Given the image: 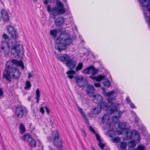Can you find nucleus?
I'll list each match as a JSON object with an SVG mask.
<instances>
[{
  "label": "nucleus",
  "mask_w": 150,
  "mask_h": 150,
  "mask_svg": "<svg viewBox=\"0 0 150 150\" xmlns=\"http://www.w3.org/2000/svg\"><path fill=\"white\" fill-rule=\"evenodd\" d=\"M83 66V64L81 63H79L76 68V70L78 71L81 69Z\"/></svg>",
  "instance_id": "37"
},
{
  "label": "nucleus",
  "mask_w": 150,
  "mask_h": 150,
  "mask_svg": "<svg viewBox=\"0 0 150 150\" xmlns=\"http://www.w3.org/2000/svg\"><path fill=\"white\" fill-rule=\"evenodd\" d=\"M115 104L114 106L109 107L107 110V111L109 115L115 113L116 117L120 118L121 117L122 113L120 111L117 110V107L118 104L117 103H115Z\"/></svg>",
  "instance_id": "9"
},
{
  "label": "nucleus",
  "mask_w": 150,
  "mask_h": 150,
  "mask_svg": "<svg viewBox=\"0 0 150 150\" xmlns=\"http://www.w3.org/2000/svg\"><path fill=\"white\" fill-rule=\"evenodd\" d=\"M89 77L93 80H96L98 81H101L105 78V77L102 75H99L96 77H93L90 76H89Z\"/></svg>",
  "instance_id": "26"
},
{
  "label": "nucleus",
  "mask_w": 150,
  "mask_h": 150,
  "mask_svg": "<svg viewBox=\"0 0 150 150\" xmlns=\"http://www.w3.org/2000/svg\"><path fill=\"white\" fill-rule=\"evenodd\" d=\"M95 135V136L97 140L99 142V143L98 144V146L100 147L102 150L104 147L105 144H104L102 143V140L100 138V137L96 132L94 133Z\"/></svg>",
  "instance_id": "20"
},
{
  "label": "nucleus",
  "mask_w": 150,
  "mask_h": 150,
  "mask_svg": "<svg viewBox=\"0 0 150 150\" xmlns=\"http://www.w3.org/2000/svg\"><path fill=\"white\" fill-rule=\"evenodd\" d=\"M28 78L29 79H30L31 78L32 76H33V75L31 74L30 73H28Z\"/></svg>",
  "instance_id": "53"
},
{
  "label": "nucleus",
  "mask_w": 150,
  "mask_h": 150,
  "mask_svg": "<svg viewBox=\"0 0 150 150\" xmlns=\"http://www.w3.org/2000/svg\"><path fill=\"white\" fill-rule=\"evenodd\" d=\"M89 74L94 75L96 74L97 70L94 67H89Z\"/></svg>",
  "instance_id": "29"
},
{
  "label": "nucleus",
  "mask_w": 150,
  "mask_h": 150,
  "mask_svg": "<svg viewBox=\"0 0 150 150\" xmlns=\"http://www.w3.org/2000/svg\"><path fill=\"white\" fill-rule=\"evenodd\" d=\"M130 105V107L132 108H136V107L135 106L134 104L132 102L130 103L129 104Z\"/></svg>",
  "instance_id": "44"
},
{
  "label": "nucleus",
  "mask_w": 150,
  "mask_h": 150,
  "mask_svg": "<svg viewBox=\"0 0 150 150\" xmlns=\"http://www.w3.org/2000/svg\"><path fill=\"white\" fill-rule=\"evenodd\" d=\"M83 136L84 137L86 136V134H85V133L84 131H83Z\"/></svg>",
  "instance_id": "57"
},
{
  "label": "nucleus",
  "mask_w": 150,
  "mask_h": 150,
  "mask_svg": "<svg viewBox=\"0 0 150 150\" xmlns=\"http://www.w3.org/2000/svg\"><path fill=\"white\" fill-rule=\"evenodd\" d=\"M57 33V30H51L50 31V34L54 36H55Z\"/></svg>",
  "instance_id": "40"
},
{
  "label": "nucleus",
  "mask_w": 150,
  "mask_h": 150,
  "mask_svg": "<svg viewBox=\"0 0 150 150\" xmlns=\"http://www.w3.org/2000/svg\"><path fill=\"white\" fill-rule=\"evenodd\" d=\"M89 129L93 132L94 134L96 133L95 131L91 126H89Z\"/></svg>",
  "instance_id": "45"
},
{
  "label": "nucleus",
  "mask_w": 150,
  "mask_h": 150,
  "mask_svg": "<svg viewBox=\"0 0 150 150\" xmlns=\"http://www.w3.org/2000/svg\"><path fill=\"white\" fill-rule=\"evenodd\" d=\"M67 29L65 30L64 33L62 32L59 37L57 38V40H61L63 42L64 44L66 45L71 44L72 42V39L69 37V35L66 33V31L68 32L71 30L70 27H67Z\"/></svg>",
  "instance_id": "3"
},
{
  "label": "nucleus",
  "mask_w": 150,
  "mask_h": 150,
  "mask_svg": "<svg viewBox=\"0 0 150 150\" xmlns=\"http://www.w3.org/2000/svg\"><path fill=\"white\" fill-rule=\"evenodd\" d=\"M94 85L96 87H100V85L99 83H95L94 84Z\"/></svg>",
  "instance_id": "47"
},
{
  "label": "nucleus",
  "mask_w": 150,
  "mask_h": 150,
  "mask_svg": "<svg viewBox=\"0 0 150 150\" xmlns=\"http://www.w3.org/2000/svg\"><path fill=\"white\" fill-rule=\"evenodd\" d=\"M57 6H55L51 8L49 5L47 7V11L51 15L53 16V18L55 19L56 17L58 15L63 14L66 12L65 9L64 8V5L61 1L56 2Z\"/></svg>",
  "instance_id": "1"
},
{
  "label": "nucleus",
  "mask_w": 150,
  "mask_h": 150,
  "mask_svg": "<svg viewBox=\"0 0 150 150\" xmlns=\"http://www.w3.org/2000/svg\"><path fill=\"white\" fill-rule=\"evenodd\" d=\"M48 148L50 150H53V148L51 146H49Z\"/></svg>",
  "instance_id": "56"
},
{
  "label": "nucleus",
  "mask_w": 150,
  "mask_h": 150,
  "mask_svg": "<svg viewBox=\"0 0 150 150\" xmlns=\"http://www.w3.org/2000/svg\"><path fill=\"white\" fill-rule=\"evenodd\" d=\"M99 105L100 106V109H103L106 110V112H107V110L108 108L110 106L108 107V105L106 102L103 101H101L100 103H99Z\"/></svg>",
  "instance_id": "24"
},
{
  "label": "nucleus",
  "mask_w": 150,
  "mask_h": 150,
  "mask_svg": "<svg viewBox=\"0 0 150 150\" xmlns=\"http://www.w3.org/2000/svg\"><path fill=\"white\" fill-rule=\"evenodd\" d=\"M84 41V40H83V39L82 40H81L82 42H83Z\"/></svg>",
  "instance_id": "60"
},
{
  "label": "nucleus",
  "mask_w": 150,
  "mask_h": 150,
  "mask_svg": "<svg viewBox=\"0 0 150 150\" xmlns=\"http://www.w3.org/2000/svg\"><path fill=\"white\" fill-rule=\"evenodd\" d=\"M142 6L144 14L146 19H147L148 23L150 26V1L149 0H138Z\"/></svg>",
  "instance_id": "2"
},
{
  "label": "nucleus",
  "mask_w": 150,
  "mask_h": 150,
  "mask_svg": "<svg viewBox=\"0 0 150 150\" xmlns=\"http://www.w3.org/2000/svg\"><path fill=\"white\" fill-rule=\"evenodd\" d=\"M6 27L7 32L10 35L11 37L13 38H18V35L12 26L8 25L6 26Z\"/></svg>",
  "instance_id": "13"
},
{
  "label": "nucleus",
  "mask_w": 150,
  "mask_h": 150,
  "mask_svg": "<svg viewBox=\"0 0 150 150\" xmlns=\"http://www.w3.org/2000/svg\"><path fill=\"white\" fill-rule=\"evenodd\" d=\"M31 87V84L29 81H27L25 84L24 89L25 90H29Z\"/></svg>",
  "instance_id": "32"
},
{
  "label": "nucleus",
  "mask_w": 150,
  "mask_h": 150,
  "mask_svg": "<svg viewBox=\"0 0 150 150\" xmlns=\"http://www.w3.org/2000/svg\"><path fill=\"white\" fill-rule=\"evenodd\" d=\"M48 1L47 0H45L44 1V3L45 4H47L48 3Z\"/></svg>",
  "instance_id": "55"
},
{
  "label": "nucleus",
  "mask_w": 150,
  "mask_h": 150,
  "mask_svg": "<svg viewBox=\"0 0 150 150\" xmlns=\"http://www.w3.org/2000/svg\"><path fill=\"white\" fill-rule=\"evenodd\" d=\"M92 100L94 103L98 104L102 101V98L100 95L96 94L93 95Z\"/></svg>",
  "instance_id": "18"
},
{
  "label": "nucleus",
  "mask_w": 150,
  "mask_h": 150,
  "mask_svg": "<svg viewBox=\"0 0 150 150\" xmlns=\"http://www.w3.org/2000/svg\"><path fill=\"white\" fill-rule=\"evenodd\" d=\"M36 95L37 97H36V99L37 100V102L38 103L39 102V98L40 96V91L38 89H37L36 91Z\"/></svg>",
  "instance_id": "33"
},
{
  "label": "nucleus",
  "mask_w": 150,
  "mask_h": 150,
  "mask_svg": "<svg viewBox=\"0 0 150 150\" xmlns=\"http://www.w3.org/2000/svg\"><path fill=\"white\" fill-rule=\"evenodd\" d=\"M101 111L100 109L98 108H94L93 109V113L94 114H98Z\"/></svg>",
  "instance_id": "35"
},
{
  "label": "nucleus",
  "mask_w": 150,
  "mask_h": 150,
  "mask_svg": "<svg viewBox=\"0 0 150 150\" xmlns=\"http://www.w3.org/2000/svg\"><path fill=\"white\" fill-rule=\"evenodd\" d=\"M33 1L35 3H36L37 1V0H33Z\"/></svg>",
  "instance_id": "58"
},
{
  "label": "nucleus",
  "mask_w": 150,
  "mask_h": 150,
  "mask_svg": "<svg viewBox=\"0 0 150 150\" xmlns=\"http://www.w3.org/2000/svg\"><path fill=\"white\" fill-rule=\"evenodd\" d=\"M65 20L63 17H58L55 20V25L57 26H61L64 23Z\"/></svg>",
  "instance_id": "17"
},
{
  "label": "nucleus",
  "mask_w": 150,
  "mask_h": 150,
  "mask_svg": "<svg viewBox=\"0 0 150 150\" xmlns=\"http://www.w3.org/2000/svg\"><path fill=\"white\" fill-rule=\"evenodd\" d=\"M133 150H145V147L143 145H140L137 146L136 149Z\"/></svg>",
  "instance_id": "34"
},
{
  "label": "nucleus",
  "mask_w": 150,
  "mask_h": 150,
  "mask_svg": "<svg viewBox=\"0 0 150 150\" xmlns=\"http://www.w3.org/2000/svg\"><path fill=\"white\" fill-rule=\"evenodd\" d=\"M59 59L63 62H67L69 59V56L66 54H60L58 55Z\"/></svg>",
  "instance_id": "21"
},
{
  "label": "nucleus",
  "mask_w": 150,
  "mask_h": 150,
  "mask_svg": "<svg viewBox=\"0 0 150 150\" xmlns=\"http://www.w3.org/2000/svg\"><path fill=\"white\" fill-rule=\"evenodd\" d=\"M56 0L57 1V2L59 1H58V0Z\"/></svg>",
  "instance_id": "63"
},
{
  "label": "nucleus",
  "mask_w": 150,
  "mask_h": 150,
  "mask_svg": "<svg viewBox=\"0 0 150 150\" xmlns=\"http://www.w3.org/2000/svg\"><path fill=\"white\" fill-rule=\"evenodd\" d=\"M77 64V61L73 59L68 60L66 62V66L69 69L74 68Z\"/></svg>",
  "instance_id": "16"
},
{
  "label": "nucleus",
  "mask_w": 150,
  "mask_h": 150,
  "mask_svg": "<svg viewBox=\"0 0 150 150\" xmlns=\"http://www.w3.org/2000/svg\"><path fill=\"white\" fill-rule=\"evenodd\" d=\"M94 87L91 85H88L87 88V94L89 96L91 94H92L94 92Z\"/></svg>",
  "instance_id": "23"
},
{
  "label": "nucleus",
  "mask_w": 150,
  "mask_h": 150,
  "mask_svg": "<svg viewBox=\"0 0 150 150\" xmlns=\"http://www.w3.org/2000/svg\"><path fill=\"white\" fill-rule=\"evenodd\" d=\"M78 110L80 113L82 115H84L85 114L82 111V109L80 108L79 107H78Z\"/></svg>",
  "instance_id": "43"
},
{
  "label": "nucleus",
  "mask_w": 150,
  "mask_h": 150,
  "mask_svg": "<svg viewBox=\"0 0 150 150\" xmlns=\"http://www.w3.org/2000/svg\"><path fill=\"white\" fill-rule=\"evenodd\" d=\"M45 108L46 110V112L47 113V114H49L50 113V111L49 110L48 108L47 107V106H45Z\"/></svg>",
  "instance_id": "51"
},
{
  "label": "nucleus",
  "mask_w": 150,
  "mask_h": 150,
  "mask_svg": "<svg viewBox=\"0 0 150 150\" xmlns=\"http://www.w3.org/2000/svg\"><path fill=\"white\" fill-rule=\"evenodd\" d=\"M28 100H30V97H29L28 99Z\"/></svg>",
  "instance_id": "59"
},
{
  "label": "nucleus",
  "mask_w": 150,
  "mask_h": 150,
  "mask_svg": "<svg viewBox=\"0 0 150 150\" xmlns=\"http://www.w3.org/2000/svg\"><path fill=\"white\" fill-rule=\"evenodd\" d=\"M108 114L105 115L102 118V121L103 122H108V121L110 119L109 115L107 112Z\"/></svg>",
  "instance_id": "27"
},
{
  "label": "nucleus",
  "mask_w": 150,
  "mask_h": 150,
  "mask_svg": "<svg viewBox=\"0 0 150 150\" xmlns=\"http://www.w3.org/2000/svg\"><path fill=\"white\" fill-rule=\"evenodd\" d=\"M31 135H30L28 134H26L25 135L21 137V139L24 141H25L26 139H27V141H28V139H29V137L28 136H31Z\"/></svg>",
  "instance_id": "39"
},
{
  "label": "nucleus",
  "mask_w": 150,
  "mask_h": 150,
  "mask_svg": "<svg viewBox=\"0 0 150 150\" xmlns=\"http://www.w3.org/2000/svg\"><path fill=\"white\" fill-rule=\"evenodd\" d=\"M52 134L53 137L52 142L54 145L59 148L61 147L62 145V140L58 131L54 130L52 132Z\"/></svg>",
  "instance_id": "5"
},
{
  "label": "nucleus",
  "mask_w": 150,
  "mask_h": 150,
  "mask_svg": "<svg viewBox=\"0 0 150 150\" xmlns=\"http://www.w3.org/2000/svg\"><path fill=\"white\" fill-rule=\"evenodd\" d=\"M5 70L9 72L11 76L14 79H18L20 77L21 73L16 68L11 67L9 65H8V62L6 64Z\"/></svg>",
  "instance_id": "7"
},
{
  "label": "nucleus",
  "mask_w": 150,
  "mask_h": 150,
  "mask_svg": "<svg viewBox=\"0 0 150 150\" xmlns=\"http://www.w3.org/2000/svg\"><path fill=\"white\" fill-rule=\"evenodd\" d=\"M47 139L49 142H51L52 140V138L51 136H48L47 138Z\"/></svg>",
  "instance_id": "50"
},
{
  "label": "nucleus",
  "mask_w": 150,
  "mask_h": 150,
  "mask_svg": "<svg viewBox=\"0 0 150 150\" xmlns=\"http://www.w3.org/2000/svg\"><path fill=\"white\" fill-rule=\"evenodd\" d=\"M83 73L84 74H89V67L83 70Z\"/></svg>",
  "instance_id": "41"
},
{
  "label": "nucleus",
  "mask_w": 150,
  "mask_h": 150,
  "mask_svg": "<svg viewBox=\"0 0 150 150\" xmlns=\"http://www.w3.org/2000/svg\"><path fill=\"white\" fill-rule=\"evenodd\" d=\"M126 100H127L128 103L129 104L130 103L132 102L131 100H130L129 98L128 97H127L126 98Z\"/></svg>",
  "instance_id": "48"
},
{
  "label": "nucleus",
  "mask_w": 150,
  "mask_h": 150,
  "mask_svg": "<svg viewBox=\"0 0 150 150\" xmlns=\"http://www.w3.org/2000/svg\"><path fill=\"white\" fill-rule=\"evenodd\" d=\"M6 71V72L7 73L6 74H4L3 75V78L5 79L7 81H11L10 79L11 78V76L10 75V73L9 72L7 71Z\"/></svg>",
  "instance_id": "28"
},
{
  "label": "nucleus",
  "mask_w": 150,
  "mask_h": 150,
  "mask_svg": "<svg viewBox=\"0 0 150 150\" xmlns=\"http://www.w3.org/2000/svg\"><path fill=\"white\" fill-rule=\"evenodd\" d=\"M117 95V93L115 90L105 93V96L108 97L107 99L108 102L111 104V105L110 106H113L115 105V103H117L115 100Z\"/></svg>",
  "instance_id": "4"
},
{
  "label": "nucleus",
  "mask_w": 150,
  "mask_h": 150,
  "mask_svg": "<svg viewBox=\"0 0 150 150\" xmlns=\"http://www.w3.org/2000/svg\"><path fill=\"white\" fill-rule=\"evenodd\" d=\"M103 150H109V149H104Z\"/></svg>",
  "instance_id": "62"
},
{
  "label": "nucleus",
  "mask_w": 150,
  "mask_h": 150,
  "mask_svg": "<svg viewBox=\"0 0 150 150\" xmlns=\"http://www.w3.org/2000/svg\"><path fill=\"white\" fill-rule=\"evenodd\" d=\"M3 92L2 89L0 88V98L3 95Z\"/></svg>",
  "instance_id": "49"
},
{
  "label": "nucleus",
  "mask_w": 150,
  "mask_h": 150,
  "mask_svg": "<svg viewBox=\"0 0 150 150\" xmlns=\"http://www.w3.org/2000/svg\"><path fill=\"white\" fill-rule=\"evenodd\" d=\"M66 73L68 74L67 76L70 79H72L74 77L72 74H74L75 73V72L74 71L71 70L67 71Z\"/></svg>",
  "instance_id": "30"
},
{
  "label": "nucleus",
  "mask_w": 150,
  "mask_h": 150,
  "mask_svg": "<svg viewBox=\"0 0 150 150\" xmlns=\"http://www.w3.org/2000/svg\"><path fill=\"white\" fill-rule=\"evenodd\" d=\"M29 136V137H28L29 139H28V143L31 146L35 147L36 145V141L35 140L33 139L31 135Z\"/></svg>",
  "instance_id": "22"
},
{
  "label": "nucleus",
  "mask_w": 150,
  "mask_h": 150,
  "mask_svg": "<svg viewBox=\"0 0 150 150\" xmlns=\"http://www.w3.org/2000/svg\"><path fill=\"white\" fill-rule=\"evenodd\" d=\"M120 146L122 149H124L126 147V144L123 142H121L120 143Z\"/></svg>",
  "instance_id": "42"
},
{
  "label": "nucleus",
  "mask_w": 150,
  "mask_h": 150,
  "mask_svg": "<svg viewBox=\"0 0 150 150\" xmlns=\"http://www.w3.org/2000/svg\"><path fill=\"white\" fill-rule=\"evenodd\" d=\"M27 113V110L25 107L20 105L16 107V114L19 118H22L24 114L26 115Z\"/></svg>",
  "instance_id": "10"
},
{
  "label": "nucleus",
  "mask_w": 150,
  "mask_h": 150,
  "mask_svg": "<svg viewBox=\"0 0 150 150\" xmlns=\"http://www.w3.org/2000/svg\"><path fill=\"white\" fill-rule=\"evenodd\" d=\"M56 43L54 44L55 48L58 50L59 52L62 50H65L66 49L67 47L66 45L63 43V42L61 40H57V38L56 40Z\"/></svg>",
  "instance_id": "14"
},
{
  "label": "nucleus",
  "mask_w": 150,
  "mask_h": 150,
  "mask_svg": "<svg viewBox=\"0 0 150 150\" xmlns=\"http://www.w3.org/2000/svg\"><path fill=\"white\" fill-rule=\"evenodd\" d=\"M126 123L125 122L120 123L118 125L119 127L122 129V132L124 133L126 129H128L126 127Z\"/></svg>",
  "instance_id": "25"
},
{
  "label": "nucleus",
  "mask_w": 150,
  "mask_h": 150,
  "mask_svg": "<svg viewBox=\"0 0 150 150\" xmlns=\"http://www.w3.org/2000/svg\"><path fill=\"white\" fill-rule=\"evenodd\" d=\"M83 117V118H84V120H85V121L86 122H88V119L87 118V117L86 116V115H85V114H84V115H82Z\"/></svg>",
  "instance_id": "46"
},
{
  "label": "nucleus",
  "mask_w": 150,
  "mask_h": 150,
  "mask_svg": "<svg viewBox=\"0 0 150 150\" xmlns=\"http://www.w3.org/2000/svg\"><path fill=\"white\" fill-rule=\"evenodd\" d=\"M112 141L113 143H118L120 141V139L119 137H115L112 139Z\"/></svg>",
  "instance_id": "36"
},
{
  "label": "nucleus",
  "mask_w": 150,
  "mask_h": 150,
  "mask_svg": "<svg viewBox=\"0 0 150 150\" xmlns=\"http://www.w3.org/2000/svg\"><path fill=\"white\" fill-rule=\"evenodd\" d=\"M2 41L1 49L4 51V54L6 56L9 51V46L8 42L9 39L8 36L6 34L2 35Z\"/></svg>",
  "instance_id": "6"
},
{
  "label": "nucleus",
  "mask_w": 150,
  "mask_h": 150,
  "mask_svg": "<svg viewBox=\"0 0 150 150\" xmlns=\"http://www.w3.org/2000/svg\"><path fill=\"white\" fill-rule=\"evenodd\" d=\"M131 112L132 113H134V112L133 111H131Z\"/></svg>",
  "instance_id": "64"
},
{
  "label": "nucleus",
  "mask_w": 150,
  "mask_h": 150,
  "mask_svg": "<svg viewBox=\"0 0 150 150\" xmlns=\"http://www.w3.org/2000/svg\"><path fill=\"white\" fill-rule=\"evenodd\" d=\"M66 1H67L66 0H65L64 1V2H66Z\"/></svg>",
  "instance_id": "61"
},
{
  "label": "nucleus",
  "mask_w": 150,
  "mask_h": 150,
  "mask_svg": "<svg viewBox=\"0 0 150 150\" xmlns=\"http://www.w3.org/2000/svg\"><path fill=\"white\" fill-rule=\"evenodd\" d=\"M1 18L3 21L5 22L8 21L9 20V16L7 12L4 9H2L1 11Z\"/></svg>",
  "instance_id": "15"
},
{
  "label": "nucleus",
  "mask_w": 150,
  "mask_h": 150,
  "mask_svg": "<svg viewBox=\"0 0 150 150\" xmlns=\"http://www.w3.org/2000/svg\"><path fill=\"white\" fill-rule=\"evenodd\" d=\"M40 112H41L42 114H43L44 113V109L43 108L41 107L40 109Z\"/></svg>",
  "instance_id": "52"
},
{
  "label": "nucleus",
  "mask_w": 150,
  "mask_h": 150,
  "mask_svg": "<svg viewBox=\"0 0 150 150\" xmlns=\"http://www.w3.org/2000/svg\"><path fill=\"white\" fill-rule=\"evenodd\" d=\"M104 86L109 87L110 86V82L108 79L104 80L103 82Z\"/></svg>",
  "instance_id": "31"
},
{
  "label": "nucleus",
  "mask_w": 150,
  "mask_h": 150,
  "mask_svg": "<svg viewBox=\"0 0 150 150\" xmlns=\"http://www.w3.org/2000/svg\"><path fill=\"white\" fill-rule=\"evenodd\" d=\"M25 131L24 126L23 124H20V131L21 133L22 134L24 133Z\"/></svg>",
  "instance_id": "38"
},
{
  "label": "nucleus",
  "mask_w": 150,
  "mask_h": 150,
  "mask_svg": "<svg viewBox=\"0 0 150 150\" xmlns=\"http://www.w3.org/2000/svg\"><path fill=\"white\" fill-rule=\"evenodd\" d=\"M76 82L77 86L80 87L85 86L87 83V79L81 76H77L76 77Z\"/></svg>",
  "instance_id": "12"
},
{
  "label": "nucleus",
  "mask_w": 150,
  "mask_h": 150,
  "mask_svg": "<svg viewBox=\"0 0 150 150\" xmlns=\"http://www.w3.org/2000/svg\"><path fill=\"white\" fill-rule=\"evenodd\" d=\"M125 135L127 139H131L132 136H134V139L136 140L137 142L139 143L140 142L139 134V133L136 130H134L131 131L129 129H126L124 132Z\"/></svg>",
  "instance_id": "8"
},
{
  "label": "nucleus",
  "mask_w": 150,
  "mask_h": 150,
  "mask_svg": "<svg viewBox=\"0 0 150 150\" xmlns=\"http://www.w3.org/2000/svg\"><path fill=\"white\" fill-rule=\"evenodd\" d=\"M139 119L137 117H135V121L136 122H139Z\"/></svg>",
  "instance_id": "54"
},
{
  "label": "nucleus",
  "mask_w": 150,
  "mask_h": 150,
  "mask_svg": "<svg viewBox=\"0 0 150 150\" xmlns=\"http://www.w3.org/2000/svg\"><path fill=\"white\" fill-rule=\"evenodd\" d=\"M11 62L15 65L17 67H21V68L23 69L24 67L23 62L21 60L18 61L15 59H13Z\"/></svg>",
  "instance_id": "19"
},
{
  "label": "nucleus",
  "mask_w": 150,
  "mask_h": 150,
  "mask_svg": "<svg viewBox=\"0 0 150 150\" xmlns=\"http://www.w3.org/2000/svg\"><path fill=\"white\" fill-rule=\"evenodd\" d=\"M11 52L13 54L16 53L18 56L21 57L24 53L23 47L21 45H17L11 49Z\"/></svg>",
  "instance_id": "11"
}]
</instances>
